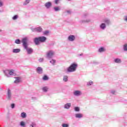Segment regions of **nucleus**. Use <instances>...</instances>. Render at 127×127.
Instances as JSON below:
<instances>
[{
    "label": "nucleus",
    "mask_w": 127,
    "mask_h": 127,
    "mask_svg": "<svg viewBox=\"0 0 127 127\" xmlns=\"http://www.w3.org/2000/svg\"><path fill=\"white\" fill-rule=\"evenodd\" d=\"M27 41H28V38L27 37H25L22 40V43H23V46L26 50L27 54H32L33 53V49L31 48L27 47Z\"/></svg>",
    "instance_id": "nucleus-1"
},
{
    "label": "nucleus",
    "mask_w": 127,
    "mask_h": 127,
    "mask_svg": "<svg viewBox=\"0 0 127 127\" xmlns=\"http://www.w3.org/2000/svg\"><path fill=\"white\" fill-rule=\"evenodd\" d=\"M36 100H37V97H31L32 101H36Z\"/></svg>",
    "instance_id": "nucleus-40"
},
{
    "label": "nucleus",
    "mask_w": 127,
    "mask_h": 127,
    "mask_svg": "<svg viewBox=\"0 0 127 127\" xmlns=\"http://www.w3.org/2000/svg\"><path fill=\"white\" fill-rule=\"evenodd\" d=\"M20 127H26L25 122L23 121H21L20 123Z\"/></svg>",
    "instance_id": "nucleus-26"
},
{
    "label": "nucleus",
    "mask_w": 127,
    "mask_h": 127,
    "mask_svg": "<svg viewBox=\"0 0 127 127\" xmlns=\"http://www.w3.org/2000/svg\"><path fill=\"white\" fill-rule=\"evenodd\" d=\"M67 0L70 1V0Z\"/></svg>",
    "instance_id": "nucleus-47"
},
{
    "label": "nucleus",
    "mask_w": 127,
    "mask_h": 127,
    "mask_svg": "<svg viewBox=\"0 0 127 127\" xmlns=\"http://www.w3.org/2000/svg\"><path fill=\"white\" fill-rule=\"evenodd\" d=\"M36 127V124L35 122H32L30 125V127Z\"/></svg>",
    "instance_id": "nucleus-31"
},
{
    "label": "nucleus",
    "mask_w": 127,
    "mask_h": 127,
    "mask_svg": "<svg viewBox=\"0 0 127 127\" xmlns=\"http://www.w3.org/2000/svg\"><path fill=\"white\" fill-rule=\"evenodd\" d=\"M18 18V15H15L12 17L13 20H16Z\"/></svg>",
    "instance_id": "nucleus-30"
},
{
    "label": "nucleus",
    "mask_w": 127,
    "mask_h": 127,
    "mask_svg": "<svg viewBox=\"0 0 127 127\" xmlns=\"http://www.w3.org/2000/svg\"><path fill=\"white\" fill-rule=\"evenodd\" d=\"M106 50L104 47H101L98 49V52L99 53H103V52H106Z\"/></svg>",
    "instance_id": "nucleus-18"
},
{
    "label": "nucleus",
    "mask_w": 127,
    "mask_h": 127,
    "mask_svg": "<svg viewBox=\"0 0 127 127\" xmlns=\"http://www.w3.org/2000/svg\"><path fill=\"white\" fill-rule=\"evenodd\" d=\"M114 62H115V63L120 64V63H122V59L120 58H116L114 59Z\"/></svg>",
    "instance_id": "nucleus-19"
},
{
    "label": "nucleus",
    "mask_w": 127,
    "mask_h": 127,
    "mask_svg": "<svg viewBox=\"0 0 127 127\" xmlns=\"http://www.w3.org/2000/svg\"><path fill=\"white\" fill-rule=\"evenodd\" d=\"M67 13H70V11H67Z\"/></svg>",
    "instance_id": "nucleus-45"
},
{
    "label": "nucleus",
    "mask_w": 127,
    "mask_h": 127,
    "mask_svg": "<svg viewBox=\"0 0 127 127\" xmlns=\"http://www.w3.org/2000/svg\"><path fill=\"white\" fill-rule=\"evenodd\" d=\"M77 67H78V64L76 63H73L67 68V72H75L77 70Z\"/></svg>",
    "instance_id": "nucleus-5"
},
{
    "label": "nucleus",
    "mask_w": 127,
    "mask_h": 127,
    "mask_svg": "<svg viewBox=\"0 0 127 127\" xmlns=\"http://www.w3.org/2000/svg\"><path fill=\"white\" fill-rule=\"evenodd\" d=\"M3 6V2H2V1L1 0H0V7H1V6Z\"/></svg>",
    "instance_id": "nucleus-41"
},
{
    "label": "nucleus",
    "mask_w": 127,
    "mask_h": 127,
    "mask_svg": "<svg viewBox=\"0 0 127 127\" xmlns=\"http://www.w3.org/2000/svg\"><path fill=\"white\" fill-rule=\"evenodd\" d=\"M13 53H19L20 52V49H14L12 50Z\"/></svg>",
    "instance_id": "nucleus-22"
},
{
    "label": "nucleus",
    "mask_w": 127,
    "mask_h": 127,
    "mask_svg": "<svg viewBox=\"0 0 127 127\" xmlns=\"http://www.w3.org/2000/svg\"><path fill=\"white\" fill-rule=\"evenodd\" d=\"M44 61V58H40L39 59V62H40V63H42V62H43Z\"/></svg>",
    "instance_id": "nucleus-37"
},
{
    "label": "nucleus",
    "mask_w": 127,
    "mask_h": 127,
    "mask_svg": "<svg viewBox=\"0 0 127 127\" xmlns=\"http://www.w3.org/2000/svg\"><path fill=\"white\" fill-rule=\"evenodd\" d=\"M90 14L89 13H84L82 15V18H84V19H81L79 21L80 23H89V22H91V18H87L89 17V16Z\"/></svg>",
    "instance_id": "nucleus-2"
},
{
    "label": "nucleus",
    "mask_w": 127,
    "mask_h": 127,
    "mask_svg": "<svg viewBox=\"0 0 127 127\" xmlns=\"http://www.w3.org/2000/svg\"><path fill=\"white\" fill-rule=\"evenodd\" d=\"M31 30L33 32H42L43 29L41 27H31Z\"/></svg>",
    "instance_id": "nucleus-8"
},
{
    "label": "nucleus",
    "mask_w": 127,
    "mask_h": 127,
    "mask_svg": "<svg viewBox=\"0 0 127 127\" xmlns=\"http://www.w3.org/2000/svg\"><path fill=\"white\" fill-rule=\"evenodd\" d=\"M87 86H92L93 85V81L92 80H90L87 83Z\"/></svg>",
    "instance_id": "nucleus-32"
},
{
    "label": "nucleus",
    "mask_w": 127,
    "mask_h": 127,
    "mask_svg": "<svg viewBox=\"0 0 127 127\" xmlns=\"http://www.w3.org/2000/svg\"><path fill=\"white\" fill-rule=\"evenodd\" d=\"M75 117L76 119H82L83 116V114L81 113H77L75 114Z\"/></svg>",
    "instance_id": "nucleus-17"
},
{
    "label": "nucleus",
    "mask_w": 127,
    "mask_h": 127,
    "mask_svg": "<svg viewBox=\"0 0 127 127\" xmlns=\"http://www.w3.org/2000/svg\"><path fill=\"white\" fill-rule=\"evenodd\" d=\"M47 40V38L44 36H41L38 38H35L34 40V42L36 45H38L39 42L44 43Z\"/></svg>",
    "instance_id": "nucleus-3"
},
{
    "label": "nucleus",
    "mask_w": 127,
    "mask_h": 127,
    "mask_svg": "<svg viewBox=\"0 0 127 127\" xmlns=\"http://www.w3.org/2000/svg\"><path fill=\"white\" fill-rule=\"evenodd\" d=\"M124 21H126V22H127V15L124 16Z\"/></svg>",
    "instance_id": "nucleus-42"
},
{
    "label": "nucleus",
    "mask_w": 127,
    "mask_h": 127,
    "mask_svg": "<svg viewBox=\"0 0 127 127\" xmlns=\"http://www.w3.org/2000/svg\"><path fill=\"white\" fill-rule=\"evenodd\" d=\"M44 5L47 9H49V8L52 6V3L50 1L47 2L45 3Z\"/></svg>",
    "instance_id": "nucleus-12"
},
{
    "label": "nucleus",
    "mask_w": 127,
    "mask_h": 127,
    "mask_svg": "<svg viewBox=\"0 0 127 127\" xmlns=\"http://www.w3.org/2000/svg\"><path fill=\"white\" fill-rule=\"evenodd\" d=\"M44 35H48L49 34V31L46 30L43 32Z\"/></svg>",
    "instance_id": "nucleus-34"
},
{
    "label": "nucleus",
    "mask_w": 127,
    "mask_h": 127,
    "mask_svg": "<svg viewBox=\"0 0 127 127\" xmlns=\"http://www.w3.org/2000/svg\"><path fill=\"white\" fill-rule=\"evenodd\" d=\"M54 10H55V11H60L61 9L59 6H56L54 7Z\"/></svg>",
    "instance_id": "nucleus-25"
},
{
    "label": "nucleus",
    "mask_w": 127,
    "mask_h": 127,
    "mask_svg": "<svg viewBox=\"0 0 127 127\" xmlns=\"http://www.w3.org/2000/svg\"><path fill=\"white\" fill-rule=\"evenodd\" d=\"M73 94L75 97H80V96L82 95V91L80 90H75Z\"/></svg>",
    "instance_id": "nucleus-10"
},
{
    "label": "nucleus",
    "mask_w": 127,
    "mask_h": 127,
    "mask_svg": "<svg viewBox=\"0 0 127 127\" xmlns=\"http://www.w3.org/2000/svg\"><path fill=\"white\" fill-rule=\"evenodd\" d=\"M110 93L112 95H116V93H117V91H116L115 90H112L110 91Z\"/></svg>",
    "instance_id": "nucleus-35"
},
{
    "label": "nucleus",
    "mask_w": 127,
    "mask_h": 127,
    "mask_svg": "<svg viewBox=\"0 0 127 127\" xmlns=\"http://www.w3.org/2000/svg\"><path fill=\"white\" fill-rule=\"evenodd\" d=\"M10 107L11 109H14V108H15V104L14 103L11 104Z\"/></svg>",
    "instance_id": "nucleus-39"
},
{
    "label": "nucleus",
    "mask_w": 127,
    "mask_h": 127,
    "mask_svg": "<svg viewBox=\"0 0 127 127\" xmlns=\"http://www.w3.org/2000/svg\"><path fill=\"white\" fill-rule=\"evenodd\" d=\"M123 50L124 52H127V43H126L124 45H123Z\"/></svg>",
    "instance_id": "nucleus-21"
},
{
    "label": "nucleus",
    "mask_w": 127,
    "mask_h": 127,
    "mask_svg": "<svg viewBox=\"0 0 127 127\" xmlns=\"http://www.w3.org/2000/svg\"><path fill=\"white\" fill-rule=\"evenodd\" d=\"M15 80L14 81L15 84H19L21 82V78L18 77H14Z\"/></svg>",
    "instance_id": "nucleus-15"
},
{
    "label": "nucleus",
    "mask_w": 127,
    "mask_h": 127,
    "mask_svg": "<svg viewBox=\"0 0 127 127\" xmlns=\"http://www.w3.org/2000/svg\"><path fill=\"white\" fill-rule=\"evenodd\" d=\"M83 55V54H81L80 55H79V56H82Z\"/></svg>",
    "instance_id": "nucleus-44"
},
{
    "label": "nucleus",
    "mask_w": 127,
    "mask_h": 127,
    "mask_svg": "<svg viewBox=\"0 0 127 127\" xmlns=\"http://www.w3.org/2000/svg\"><path fill=\"white\" fill-rule=\"evenodd\" d=\"M99 27L101 30H105L107 28V25L103 22L100 25Z\"/></svg>",
    "instance_id": "nucleus-14"
},
{
    "label": "nucleus",
    "mask_w": 127,
    "mask_h": 127,
    "mask_svg": "<svg viewBox=\"0 0 127 127\" xmlns=\"http://www.w3.org/2000/svg\"><path fill=\"white\" fill-rule=\"evenodd\" d=\"M58 1H59V0H55L56 4H58Z\"/></svg>",
    "instance_id": "nucleus-43"
},
{
    "label": "nucleus",
    "mask_w": 127,
    "mask_h": 127,
    "mask_svg": "<svg viewBox=\"0 0 127 127\" xmlns=\"http://www.w3.org/2000/svg\"><path fill=\"white\" fill-rule=\"evenodd\" d=\"M71 108V103H67L64 105V109L69 110Z\"/></svg>",
    "instance_id": "nucleus-16"
},
{
    "label": "nucleus",
    "mask_w": 127,
    "mask_h": 127,
    "mask_svg": "<svg viewBox=\"0 0 127 127\" xmlns=\"http://www.w3.org/2000/svg\"><path fill=\"white\" fill-rule=\"evenodd\" d=\"M2 30L0 29V32H1Z\"/></svg>",
    "instance_id": "nucleus-46"
},
{
    "label": "nucleus",
    "mask_w": 127,
    "mask_h": 127,
    "mask_svg": "<svg viewBox=\"0 0 127 127\" xmlns=\"http://www.w3.org/2000/svg\"><path fill=\"white\" fill-rule=\"evenodd\" d=\"M62 126L63 127H69V125L67 124H63Z\"/></svg>",
    "instance_id": "nucleus-38"
},
{
    "label": "nucleus",
    "mask_w": 127,
    "mask_h": 127,
    "mask_svg": "<svg viewBox=\"0 0 127 127\" xmlns=\"http://www.w3.org/2000/svg\"><path fill=\"white\" fill-rule=\"evenodd\" d=\"M102 22L105 23L106 25H110L111 24V20L108 18H105L102 20Z\"/></svg>",
    "instance_id": "nucleus-11"
},
{
    "label": "nucleus",
    "mask_w": 127,
    "mask_h": 127,
    "mask_svg": "<svg viewBox=\"0 0 127 127\" xmlns=\"http://www.w3.org/2000/svg\"><path fill=\"white\" fill-rule=\"evenodd\" d=\"M12 98H13V96H12V91L10 89L8 88L6 92V99L7 101H11Z\"/></svg>",
    "instance_id": "nucleus-6"
},
{
    "label": "nucleus",
    "mask_w": 127,
    "mask_h": 127,
    "mask_svg": "<svg viewBox=\"0 0 127 127\" xmlns=\"http://www.w3.org/2000/svg\"><path fill=\"white\" fill-rule=\"evenodd\" d=\"M49 79V78L48 77V76H47V75H44L43 77V80L44 81H47Z\"/></svg>",
    "instance_id": "nucleus-28"
},
{
    "label": "nucleus",
    "mask_w": 127,
    "mask_h": 127,
    "mask_svg": "<svg viewBox=\"0 0 127 127\" xmlns=\"http://www.w3.org/2000/svg\"><path fill=\"white\" fill-rule=\"evenodd\" d=\"M50 62L51 63V64H52V65H55L56 61L55 60H52L50 61Z\"/></svg>",
    "instance_id": "nucleus-33"
},
{
    "label": "nucleus",
    "mask_w": 127,
    "mask_h": 127,
    "mask_svg": "<svg viewBox=\"0 0 127 127\" xmlns=\"http://www.w3.org/2000/svg\"><path fill=\"white\" fill-rule=\"evenodd\" d=\"M42 90L44 93H47V92H48V90H49V88H48V86H45L42 88Z\"/></svg>",
    "instance_id": "nucleus-20"
},
{
    "label": "nucleus",
    "mask_w": 127,
    "mask_h": 127,
    "mask_svg": "<svg viewBox=\"0 0 127 127\" xmlns=\"http://www.w3.org/2000/svg\"><path fill=\"white\" fill-rule=\"evenodd\" d=\"M74 110L75 112H77V113H79V112H80V107H75L74 108Z\"/></svg>",
    "instance_id": "nucleus-29"
},
{
    "label": "nucleus",
    "mask_w": 127,
    "mask_h": 127,
    "mask_svg": "<svg viewBox=\"0 0 127 127\" xmlns=\"http://www.w3.org/2000/svg\"><path fill=\"white\" fill-rule=\"evenodd\" d=\"M67 40L69 42H74L76 40V36L74 35H70L67 37Z\"/></svg>",
    "instance_id": "nucleus-9"
},
{
    "label": "nucleus",
    "mask_w": 127,
    "mask_h": 127,
    "mask_svg": "<svg viewBox=\"0 0 127 127\" xmlns=\"http://www.w3.org/2000/svg\"><path fill=\"white\" fill-rule=\"evenodd\" d=\"M15 43H16V44H20V40L19 39L15 40Z\"/></svg>",
    "instance_id": "nucleus-36"
},
{
    "label": "nucleus",
    "mask_w": 127,
    "mask_h": 127,
    "mask_svg": "<svg viewBox=\"0 0 127 127\" xmlns=\"http://www.w3.org/2000/svg\"><path fill=\"white\" fill-rule=\"evenodd\" d=\"M21 117L22 118V119H25L26 118V113L25 112H22L21 113Z\"/></svg>",
    "instance_id": "nucleus-24"
},
{
    "label": "nucleus",
    "mask_w": 127,
    "mask_h": 127,
    "mask_svg": "<svg viewBox=\"0 0 127 127\" xmlns=\"http://www.w3.org/2000/svg\"><path fill=\"white\" fill-rule=\"evenodd\" d=\"M55 52L54 51L50 50L47 52L46 55L48 59H51L54 56Z\"/></svg>",
    "instance_id": "nucleus-7"
},
{
    "label": "nucleus",
    "mask_w": 127,
    "mask_h": 127,
    "mask_svg": "<svg viewBox=\"0 0 127 127\" xmlns=\"http://www.w3.org/2000/svg\"><path fill=\"white\" fill-rule=\"evenodd\" d=\"M14 72H15V70H14V69H6L3 70L4 75L7 77V78H10V77H11L12 75H14Z\"/></svg>",
    "instance_id": "nucleus-4"
},
{
    "label": "nucleus",
    "mask_w": 127,
    "mask_h": 127,
    "mask_svg": "<svg viewBox=\"0 0 127 127\" xmlns=\"http://www.w3.org/2000/svg\"><path fill=\"white\" fill-rule=\"evenodd\" d=\"M63 81H64V82H68V76L64 75L63 78Z\"/></svg>",
    "instance_id": "nucleus-23"
},
{
    "label": "nucleus",
    "mask_w": 127,
    "mask_h": 127,
    "mask_svg": "<svg viewBox=\"0 0 127 127\" xmlns=\"http://www.w3.org/2000/svg\"><path fill=\"white\" fill-rule=\"evenodd\" d=\"M29 2H30V0H26L23 2V5H27Z\"/></svg>",
    "instance_id": "nucleus-27"
},
{
    "label": "nucleus",
    "mask_w": 127,
    "mask_h": 127,
    "mask_svg": "<svg viewBox=\"0 0 127 127\" xmlns=\"http://www.w3.org/2000/svg\"><path fill=\"white\" fill-rule=\"evenodd\" d=\"M36 71L38 74H43V68L42 67L38 66L36 69Z\"/></svg>",
    "instance_id": "nucleus-13"
}]
</instances>
